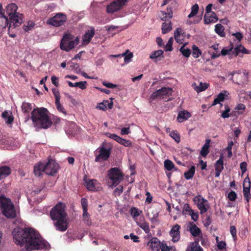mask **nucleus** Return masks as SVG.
I'll use <instances>...</instances> for the list:
<instances>
[{
    "mask_svg": "<svg viewBox=\"0 0 251 251\" xmlns=\"http://www.w3.org/2000/svg\"><path fill=\"white\" fill-rule=\"evenodd\" d=\"M159 16L162 21H168L173 17V11L172 8H167L166 11H161Z\"/></svg>",
    "mask_w": 251,
    "mask_h": 251,
    "instance_id": "18",
    "label": "nucleus"
},
{
    "mask_svg": "<svg viewBox=\"0 0 251 251\" xmlns=\"http://www.w3.org/2000/svg\"><path fill=\"white\" fill-rule=\"evenodd\" d=\"M211 142V140L209 139H206L205 140V143L203 145V147L201 148V155L202 157H206V156L209 153V144Z\"/></svg>",
    "mask_w": 251,
    "mask_h": 251,
    "instance_id": "24",
    "label": "nucleus"
},
{
    "mask_svg": "<svg viewBox=\"0 0 251 251\" xmlns=\"http://www.w3.org/2000/svg\"><path fill=\"white\" fill-rule=\"evenodd\" d=\"M236 198H237V194L233 191H231L228 194V198L231 201H235L236 200Z\"/></svg>",
    "mask_w": 251,
    "mask_h": 251,
    "instance_id": "54",
    "label": "nucleus"
},
{
    "mask_svg": "<svg viewBox=\"0 0 251 251\" xmlns=\"http://www.w3.org/2000/svg\"><path fill=\"white\" fill-rule=\"evenodd\" d=\"M105 135L108 137L115 140L116 141H117L118 143L119 142V141H120L119 140L121 139V137L116 134H111L109 133H106Z\"/></svg>",
    "mask_w": 251,
    "mask_h": 251,
    "instance_id": "50",
    "label": "nucleus"
},
{
    "mask_svg": "<svg viewBox=\"0 0 251 251\" xmlns=\"http://www.w3.org/2000/svg\"><path fill=\"white\" fill-rule=\"evenodd\" d=\"M119 141H120L119 143L124 145L125 147H129L131 145V142L129 140L121 138Z\"/></svg>",
    "mask_w": 251,
    "mask_h": 251,
    "instance_id": "57",
    "label": "nucleus"
},
{
    "mask_svg": "<svg viewBox=\"0 0 251 251\" xmlns=\"http://www.w3.org/2000/svg\"><path fill=\"white\" fill-rule=\"evenodd\" d=\"M85 186L88 191H97L101 189L100 184L96 179H87L84 178Z\"/></svg>",
    "mask_w": 251,
    "mask_h": 251,
    "instance_id": "11",
    "label": "nucleus"
},
{
    "mask_svg": "<svg viewBox=\"0 0 251 251\" xmlns=\"http://www.w3.org/2000/svg\"><path fill=\"white\" fill-rule=\"evenodd\" d=\"M161 29L163 34H166L169 32L172 29L171 22H169L168 23H163L162 24Z\"/></svg>",
    "mask_w": 251,
    "mask_h": 251,
    "instance_id": "32",
    "label": "nucleus"
},
{
    "mask_svg": "<svg viewBox=\"0 0 251 251\" xmlns=\"http://www.w3.org/2000/svg\"><path fill=\"white\" fill-rule=\"evenodd\" d=\"M0 207L2 208V213L5 217L14 218L16 216V212L13 205L9 199L6 198L4 195L0 196Z\"/></svg>",
    "mask_w": 251,
    "mask_h": 251,
    "instance_id": "6",
    "label": "nucleus"
},
{
    "mask_svg": "<svg viewBox=\"0 0 251 251\" xmlns=\"http://www.w3.org/2000/svg\"><path fill=\"white\" fill-rule=\"evenodd\" d=\"M199 11V5L197 4H195L191 7V12L188 15V17L191 18L195 16Z\"/></svg>",
    "mask_w": 251,
    "mask_h": 251,
    "instance_id": "41",
    "label": "nucleus"
},
{
    "mask_svg": "<svg viewBox=\"0 0 251 251\" xmlns=\"http://www.w3.org/2000/svg\"><path fill=\"white\" fill-rule=\"evenodd\" d=\"M11 173L10 168L8 166H2L0 167V180L2 179Z\"/></svg>",
    "mask_w": 251,
    "mask_h": 251,
    "instance_id": "26",
    "label": "nucleus"
},
{
    "mask_svg": "<svg viewBox=\"0 0 251 251\" xmlns=\"http://www.w3.org/2000/svg\"><path fill=\"white\" fill-rule=\"evenodd\" d=\"M186 251H203V249L197 242H194L189 245Z\"/></svg>",
    "mask_w": 251,
    "mask_h": 251,
    "instance_id": "29",
    "label": "nucleus"
},
{
    "mask_svg": "<svg viewBox=\"0 0 251 251\" xmlns=\"http://www.w3.org/2000/svg\"><path fill=\"white\" fill-rule=\"evenodd\" d=\"M226 110L224 111L222 114V117L223 118H226L229 117V114L228 112L230 111V108L228 107V105H226L225 106Z\"/></svg>",
    "mask_w": 251,
    "mask_h": 251,
    "instance_id": "56",
    "label": "nucleus"
},
{
    "mask_svg": "<svg viewBox=\"0 0 251 251\" xmlns=\"http://www.w3.org/2000/svg\"><path fill=\"white\" fill-rule=\"evenodd\" d=\"M196 168L195 166H192L191 168L184 174V177L187 180L191 179L195 173Z\"/></svg>",
    "mask_w": 251,
    "mask_h": 251,
    "instance_id": "30",
    "label": "nucleus"
},
{
    "mask_svg": "<svg viewBox=\"0 0 251 251\" xmlns=\"http://www.w3.org/2000/svg\"><path fill=\"white\" fill-rule=\"evenodd\" d=\"M71 34H66L63 35L60 42V48L62 50L69 51L79 43V39L77 37L74 40Z\"/></svg>",
    "mask_w": 251,
    "mask_h": 251,
    "instance_id": "7",
    "label": "nucleus"
},
{
    "mask_svg": "<svg viewBox=\"0 0 251 251\" xmlns=\"http://www.w3.org/2000/svg\"><path fill=\"white\" fill-rule=\"evenodd\" d=\"M50 215L57 230L65 231L67 229V216L65 211L64 204L61 202L58 203L52 208Z\"/></svg>",
    "mask_w": 251,
    "mask_h": 251,
    "instance_id": "3",
    "label": "nucleus"
},
{
    "mask_svg": "<svg viewBox=\"0 0 251 251\" xmlns=\"http://www.w3.org/2000/svg\"><path fill=\"white\" fill-rule=\"evenodd\" d=\"M224 31V28L221 24H218L215 25V31L220 36L225 37V34Z\"/></svg>",
    "mask_w": 251,
    "mask_h": 251,
    "instance_id": "33",
    "label": "nucleus"
},
{
    "mask_svg": "<svg viewBox=\"0 0 251 251\" xmlns=\"http://www.w3.org/2000/svg\"><path fill=\"white\" fill-rule=\"evenodd\" d=\"M163 53V51L162 50H159L155 51L152 52L150 55V58L151 59H155L154 61L156 62V60L158 58L161 56Z\"/></svg>",
    "mask_w": 251,
    "mask_h": 251,
    "instance_id": "34",
    "label": "nucleus"
},
{
    "mask_svg": "<svg viewBox=\"0 0 251 251\" xmlns=\"http://www.w3.org/2000/svg\"><path fill=\"white\" fill-rule=\"evenodd\" d=\"M190 231L193 236H199L201 234L200 229L195 225H193L190 228Z\"/></svg>",
    "mask_w": 251,
    "mask_h": 251,
    "instance_id": "35",
    "label": "nucleus"
},
{
    "mask_svg": "<svg viewBox=\"0 0 251 251\" xmlns=\"http://www.w3.org/2000/svg\"><path fill=\"white\" fill-rule=\"evenodd\" d=\"M192 55L194 58H196L199 57L201 54V50L195 45L192 47Z\"/></svg>",
    "mask_w": 251,
    "mask_h": 251,
    "instance_id": "37",
    "label": "nucleus"
},
{
    "mask_svg": "<svg viewBox=\"0 0 251 251\" xmlns=\"http://www.w3.org/2000/svg\"><path fill=\"white\" fill-rule=\"evenodd\" d=\"M235 53H236L235 56L238 55L240 52H243L244 53H247V50L244 48V47H243L242 45H239V46H237L235 49Z\"/></svg>",
    "mask_w": 251,
    "mask_h": 251,
    "instance_id": "44",
    "label": "nucleus"
},
{
    "mask_svg": "<svg viewBox=\"0 0 251 251\" xmlns=\"http://www.w3.org/2000/svg\"><path fill=\"white\" fill-rule=\"evenodd\" d=\"M235 77L237 80V81L235 82V83L239 85L246 81L247 76L245 73L243 74H241L239 72H238L237 75L235 76Z\"/></svg>",
    "mask_w": 251,
    "mask_h": 251,
    "instance_id": "31",
    "label": "nucleus"
},
{
    "mask_svg": "<svg viewBox=\"0 0 251 251\" xmlns=\"http://www.w3.org/2000/svg\"><path fill=\"white\" fill-rule=\"evenodd\" d=\"M87 82L86 81L77 82L74 83L75 87H78L82 90L86 88Z\"/></svg>",
    "mask_w": 251,
    "mask_h": 251,
    "instance_id": "48",
    "label": "nucleus"
},
{
    "mask_svg": "<svg viewBox=\"0 0 251 251\" xmlns=\"http://www.w3.org/2000/svg\"><path fill=\"white\" fill-rule=\"evenodd\" d=\"M32 109L31 105L30 103L24 102L22 105V110L24 113H28Z\"/></svg>",
    "mask_w": 251,
    "mask_h": 251,
    "instance_id": "38",
    "label": "nucleus"
},
{
    "mask_svg": "<svg viewBox=\"0 0 251 251\" xmlns=\"http://www.w3.org/2000/svg\"><path fill=\"white\" fill-rule=\"evenodd\" d=\"M52 93L55 97V100H60V96L59 91L56 88L52 89Z\"/></svg>",
    "mask_w": 251,
    "mask_h": 251,
    "instance_id": "62",
    "label": "nucleus"
},
{
    "mask_svg": "<svg viewBox=\"0 0 251 251\" xmlns=\"http://www.w3.org/2000/svg\"><path fill=\"white\" fill-rule=\"evenodd\" d=\"M169 135L173 138L176 143H178L180 141V138L179 133L176 130H173L170 132Z\"/></svg>",
    "mask_w": 251,
    "mask_h": 251,
    "instance_id": "42",
    "label": "nucleus"
},
{
    "mask_svg": "<svg viewBox=\"0 0 251 251\" xmlns=\"http://www.w3.org/2000/svg\"><path fill=\"white\" fill-rule=\"evenodd\" d=\"M95 33V32L94 28L91 29L90 31L88 30L86 32L82 38L83 43L85 44H88L90 42L92 37L94 36Z\"/></svg>",
    "mask_w": 251,
    "mask_h": 251,
    "instance_id": "23",
    "label": "nucleus"
},
{
    "mask_svg": "<svg viewBox=\"0 0 251 251\" xmlns=\"http://www.w3.org/2000/svg\"><path fill=\"white\" fill-rule=\"evenodd\" d=\"M185 44H183L179 49V50L184 56L188 57L191 54V51L190 49L185 48Z\"/></svg>",
    "mask_w": 251,
    "mask_h": 251,
    "instance_id": "36",
    "label": "nucleus"
},
{
    "mask_svg": "<svg viewBox=\"0 0 251 251\" xmlns=\"http://www.w3.org/2000/svg\"><path fill=\"white\" fill-rule=\"evenodd\" d=\"M226 244L225 241H221L217 244V248L219 250H222L226 248Z\"/></svg>",
    "mask_w": 251,
    "mask_h": 251,
    "instance_id": "59",
    "label": "nucleus"
},
{
    "mask_svg": "<svg viewBox=\"0 0 251 251\" xmlns=\"http://www.w3.org/2000/svg\"><path fill=\"white\" fill-rule=\"evenodd\" d=\"M215 177H218L222 171L224 169V161L223 158H220L218 160H217L215 164Z\"/></svg>",
    "mask_w": 251,
    "mask_h": 251,
    "instance_id": "19",
    "label": "nucleus"
},
{
    "mask_svg": "<svg viewBox=\"0 0 251 251\" xmlns=\"http://www.w3.org/2000/svg\"><path fill=\"white\" fill-rule=\"evenodd\" d=\"M194 201L201 214L205 213L209 207L208 201L201 195L196 196Z\"/></svg>",
    "mask_w": 251,
    "mask_h": 251,
    "instance_id": "9",
    "label": "nucleus"
},
{
    "mask_svg": "<svg viewBox=\"0 0 251 251\" xmlns=\"http://www.w3.org/2000/svg\"><path fill=\"white\" fill-rule=\"evenodd\" d=\"M189 214L191 216V218L193 221L196 222L198 220L199 218V215L198 212H195L193 210L190 213H189Z\"/></svg>",
    "mask_w": 251,
    "mask_h": 251,
    "instance_id": "60",
    "label": "nucleus"
},
{
    "mask_svg": "<svg viewBox=\"0 0 251 251\" xmlns=\"http://www.w3.org/2000/svg\"><path fill=\"white\" fill-rule=\"evenodd\" d=\"M124 57L125 62L128 63L130 61L131 59L133 57V53L132 52H129L127 54V52Z\"/></svg>",
    "mask_w": 251,
    "mask_h": 251,
    "instance_id": "55",
    "label": "nucleus"
},
{
    "mask_svg": "<svg viewBox=\"0 0 251 251\" xmlns=\"http://www.w3.org/2000/svg\"><path fill=\"white\" fill-rule=\"evenodd\" d=\"M83 217L84 222L88 226H89L91 224V220L89 217V213L87 212L86 215L84 214V212L83 213Z\"/></svg>",
    "mask_w": 251,
    "mask_h": 251,
    "instance_id": "51",
    "label": "nucleus"
},
{
    "mask_svg": "<svg viewBox=\"0 0 251 251\" xmlns=\"http://www.w3.org/2000/svg\"><path fill=\"white\" fill-rule=\"evenodd\" d=\"M109 147H102L100 148L99 154L97 157H109L110 155Z\"/></svg>",
    "mask_w": 251,
    "mask_h": 251,
    "instance_id": "28",
    "label": "nucleus"
},
{
    "mask_svg": "<svg viewBox=\"0 0 251 251\" xmlns=\"http://www.w3.org/2000/svg\"><path fill=\"white\" fill-rule=\"evenodd\" d=\"M48 110L44 107L34 109L31 112V119L34 126L37 129H47L52 123L49 117Z\"/></svg>",
    "mask_w": 251,
    "mask_h": 251,
    "instance_id": "4",
    "label": "nucleus"
},
{
    "mask_svg": "<svg viewBox=\"0 0 251 251\" xmlns=\"http://www.w3.org/2000/svg\"><path fill=\"white\" fill-rule=\"evenodd\" d=\"M190 116L191 114L188 111L186 110H183L179 112L177 119L178 122L182 123L183 121L187 120L190 117Z\"/></svg>",
    "mask_w": 251,
    "mask_h": 251,
    "instance_id": "22",
    "label": "nucleus"
},
{
    "mask_svg": "<svg viewBox=\"0 0 251 251\" xmlns=\"http://www.w3.org/2000/svg\"><path fill=\"white\" fill-rule=\"evenodd\" d=\"M10 25V20H8V18L5 14L2 5L0 3V28H4L6 27H9Z\"/></svg>",
    "mask_w": 251,
    "mask_h": 251,
    "instance_id": "14",
    "label": "nucleus"
},
{
    "mask_svg": "<svg viewBox=\"0 0 251 251\" xmlns=\"http://www.w3.org/2000/svg\"><path fill=\"white\" fill-rule=\"evenodd\" d=\"M172 247H169L166 244L162 243L160 251H170Z\"/></svg>",
    "mask_w": 251,
    "mask_h": 251,
    "instance_id": "64",
    "label": "nucleus"
},
{
    "mask_svg": "<svg viewBox=\"0 0 251 251\" xmlns=\"http://www.w3.org/2000/svg\"><path fill=\"white\" fill-rule=\"evenodd\" d=\"M172 92L173 90L171 88L163 87L153 92L151 95V98L161 99L164 96L171 95Z\"/></svg>",
    "mask_w": 251,
    "mask_h": 251,
    "instance_id": "12",
    "label": "nucleus"
},
{
    "mask_svg": "<svg viewBox=\"0 0 251 251\" xmlns=\"http://www.w3.org/2000/svg\"><path fill=\"white\" fill-rule=\"evenodd\" d=\"M34 26V24L32 22H29L27 25H24L23 26L24 29L25 31H28L31 29Z\"/></svg>",
    "mask_w": 251,
    "mask_h": 251,
    "instance_id": "53",
    "label": "nucleus"
},
{
    "mask_svg": "<svg viewBox=\"0 0 251 251\" xmlns=\"http://www.w3.org/2000/svg\"><path fill=\"white\" fill-rule=\"evenodd\" d=\"M81 203L82 205L83 211L84 212V214L86 215L87 211V200L86 198H82L81 200Z\"/></svg>",
    "mask_w": 251,
    "mask_h": 251,
    "instance_id": "47",
    "label": "nucleus"
},
{
    "mask_svg": "<svg viewBox=\"0 0 251 251\" xmlns=\"http://www.w3.org/2000/svg\"><path fill=\"white\" fill-rule=\"evenodd\" d=\"M136 223L137 225L141 227L146 233H149L150 231V228L149 224L148 223L146 222L144 218L142 221H137Z\"/></svg>",
    "mask_w": 251,
    "mask_h": 251,
    "instance_id": "25",
    "label": "nucleus"
},
{
    "mask_svg": "<svg viewBox=\"0 0 251 251\" xmlns=\"http://www.w3.org/2000/svg\"><path fill=\"white\" fill-rule=\"evenodd\" d=\"M181 28H177L174 32V38L176 42L179 44H182L184 34Z\"/></svg>",
    "mask_w": 251,
    "mask_h": 251,
    "instance_id": "20",
    "label": "nucleus"
},
{
    "mask_svg": "<svg viewBox=\"0 0 251 251\" xmlns=\"http://www.w3.org/2000/svg\"><path fill=\"white\" fill-rule=\"evenodd\" d=\"M159 211L157 209H151L147 213L150 221L151 223H155L158 221Z\"/></svg>",
    "mask_w": 251,
    "mask_h": 251,
    "instance_id": "17",
    "label": "nucleus"
},
{
    "mask_svg": "<svg viewBox=\"0 0 251 251\" xmlns=\"http://www.w3.org/2000/svg\"><path fill=\"white\" fill-rule=\"evenodd\" d=\"M194 89L198 93L204 91L208 86V84L206 83L200 82L199 85H197L196 83L192 84Z\"/></svg>",
    "mask_w": 251,
    "mask_h": 251,
    "instance_id": "27",
    "label": "nucleus"
},
{
    "mask_svg": "<svg viewBox=\"0 0 251 251\" xmlns=\"http://www.w3.org/2000/svg\"><path fill=\"white\" fill-rule=\"evenodd\" d=\"M162 243L157 238H152L148 243L149 251H160Z\"/></svg>",
    "mask_w": 251,
    "mask_h": 251,
    "instance_id": "13",
    "label": "nucleus"
},
{
    "mask_svg": "<svg viewBox=\"0 0 251 251\" xmlns=\"http://www.w3.org/2000/svg\"><path fill=\"white\" fill-rule=\"evenodd\" d=\"M243 191L250 190L251 184V181L248 176H247L243 182Z\"/></svg>",
    "mask_w": 251,
    "mask_h": 251,
    "instance_id": "39",
    "label": "nucleus"
},
{
    "mask_svg": "<svg viewBox=\"0 0 251 251\" xmlns=\"http://www.w3.org/2000/svg\"><path fill=\"white\" fill-rule=\"evenodd\" d=\"M66 20L67 17L66 15L62 13H58L52 18L49 19L47 21V23L57 27L63 25Z\"/></svg>",
    "mask_w": 251,
    "mask_h": 251,
    "instance_id": "10",
    "label": "nucleus"
},
{
    "mask_svg": "<svg viewBox=\"0 0 251 251\" xmlns=\"http://www.w3.org/2000/svg\"><path fill=\"white\" fill-rule=\"evenodd\" d=\"M218 18L215 13L212 12L211 13L205 14L204 16V22L205 24L208 25L211 23H214L217 22Z\"/></svg>",
    "mask_w": 251,
    "mask_h": 251,
    "instance_id": "16",
    "label": "nucleus"
},
{
    "mask_svg": "<svg viewBox=\"0 0 251 251\" xmlns=\"http://www.w3.org/2000/svg\"><path fill=\"white\" fill-rule=\"evenodd\" d=\"M247 163L246 162L241 163L240 167L242 174H244L247 171Z\"/></svg>",
    "mask_w": 251,
    "mask_h": 251,
    "instance_id": "61",
    "label": "nucleus"
},
{
    "mask_svg": "<svg viewBox=\"0 0 251 251\" xmlns=\"http://www.w3.org/2000/svg\"><path fill=\"white\" fill-rule=\"evenodd\" d=\"M111 101L110 102H109L108 100H104L101 103H100L99 105V106H97V108H99L100 110L105 111L107 109V108L108 109H112L113 107V103L112 101L113 99H110Z\"/></svg>",
    "mask_w": 251,
    "mask_h": 251,
    "instance_id": "21",
    "label": "nucleus"
},
{
    "mask_svg": "<svg viewBox=\"0 0 251 251\" xmlns=\"http://www.w3.org/2000/svg\"><path fill=\"white\" fill-rule=\"evenodd\" d=\"M113 186H116L123 179L124 175L118 168H111L108 174Z\"/></svg>",
    "mask_w": 251,
    "mask_h": 251,
    "instance_id": "8",
    "label": "nucleus"
},
{
    "mask_svg": "<svg viewBox=\"0 0 251 251\" xmlns=\"http://www.w3.org/2000/svg\"><path fill=\"white\" fill-rule=\"evenodd\" d=\"M70 68L71 70H75L76 73L80 72V69L77 63H72V65L70 66Z\"/></svg>",
    "mask_w": 251,
    "mask_h": 251,
    "instance_id": "52",
    "label": "nucleus"
},
{
    "mask_svg": "<svg viewBox=\"0 0 251 251\" xmlns=\"http://www.w3.org/2000/svg\"><path fill=\"white\" fill-rule=\"evenodd\" d=\"M233 142L231 141L230 143H228L227 147L224 151V153H226V152H227L228 157H230L232 155L231 148L233 146Z\"/></svg>",
    "mask_w": 251,
    "mask_h": 251,
    "instance_id": "45",
    "label": "nucleus"
},
{
    "mask_svg": "<svg viewBox=\"0 0 251 251\" xmlns=\"http://www.w3.org/2000/svg\"><path fill=\"white\" fill-rule=\"evenodd\" d=\"M180 227L179 225H176L172 227L170 231V234L172 237V240L174 242H177L180 239Z\"/></svg>",
    "mask_w": 251,
    "mask_h": 251,
    "instance_id": "15",
    "label": "nucleus"
},
{
    "mask_svg": "<svg viewBox=\"0 0 251 251\" xmlns=\"http://www.w3.org/2000/svg\"><path fill=\"white\" fill-rule=\"evenodd\" d=\"M164 167L168 171H171L174 168V164L171 161L166 160L164 162Z\"/></svg>",
    "mask_w": 251,
    "mask_h": 251,
    "instance_id": "43",
    "label": "nucleus"
},
{
    "mask_svg": "<svg viewBox=\"0 0 251 251\" xmlns=\"http://www.w3.org/2000/svg\"><path fill=\"white\" fill-rule=\"evenodd\" d=\"M55 104L56 108L59 111L62 112L65 115H66V112L64 110L63 106L61 104L60 100H55Z\"/></svg>",
    "mask_w": 251,
    "mask_h": 251,
    "instance_id": "49",
    "label": "nucleus"
},
{
    "mask_svg": "<svg viewBox=\"0 0 251 251\" xmlns=\"http://www.w3.org/2000/svg\"><path fill=\"white\" fill-rule=\"evenodd\" d=\"M130 212L131 215L135 220H136L137 217L142 213V211L139 210L136 207L131 208Z\"/></svg>",
    "mask_w": 251,
    "mask_h": 251,
    "instance_id": "40",
    "label": "nucleus"
},
{
    "mask_svg": "<svg viewBox=\"0 0 251 251\" xmlns=\"http://www.w3.org/2000/svg\"><path fill=\"white\" fill-rule=\"evenodd\" d=\"M230 232L231 234L232 235V236L234 239V240H235L237 238L236 236V228L235 226H231L230 227Z\"/></svg>",
    "mask_w": 251,
    "mask_h": 251,
    "instance_id": "58",
    "label": "nucleus"
},
{
    "mask_svg": "<svg viewBox=\"0 0 251 251\" xmlns=\"http://www.w3.org/2000/svg\"><path fill=\"white\" fill-rule=\"evenodd\" d=\"M18 7L15 3H10L8 4L4 9L5 14L9 16L10 20V25L8 27V31L11 29H14L19 26L23 22V15L17 12Z\"/></svg>",
    "mask_w": 251,
    "mask_h": 251,
    "instance_id": "5",
    "label": "nucleus"
},
{
    "mask_svg": "<svg viewBox=\"0 0 251 251\" xmlns=\"http://www.w3.org/2000/svg\"><path fill=\"white\" fill-rule=\"evenodd\" d=\"M244 197L248 202L251 199L250 190L243 191Z\"/></svg>",
    "mask_w": 251,
    "mask_h": 251,
    "instance_id": "63",
    "label": "nucleus"
},
{
    "mask_svg": "<svg viewBox=\"0 0 251 251\" xmlns=\"http://www.w3.org/2000/svg\"><path fill=\"white\" fill-rule=\"evenodd\" d=\"M60 169L59 164L51 158L44 161H39L34 166L33 173L37 177L43 176L44 173L48 176H55Z\"/></svg>",
    "mask_w": 251,
    "mask_h": 251,
    "instance_id": "2",
    "label": "nucleus"
},
{
    "mask_svg": "<svg viewBox=\"0 0 251 251\" xmlns=\"http://www.w3.org/2000/svg\"><path fill=\"white\" fill-rule=\"evenodd\" d=\"M174 42V39L173 37H171L168 41L167 44L165 46V50L166 51H172L173 50V43Z\"/></svg>",
    "mask_w": 251,
    "mask_h": 251,
    "instance_id": "46",
    "label": "nucleus"
},
{
    "mask_svg": "<svg viewBox=\"0 0 251 251\" xmlns=\"http://www.w3.org/2000/svg\"><path fill=\"white\" fill-rule=\"evenodd\" d=\"M12 235L14 242L20 246L25 245L28 251L49 250L50 248V244L32 228H15L13 230Z\"/></svg>",
    "mask_w": 251,
    "mask_h": 251,
    "instance_id": "1",
    "label": "nucleus"
}]
</instances>
